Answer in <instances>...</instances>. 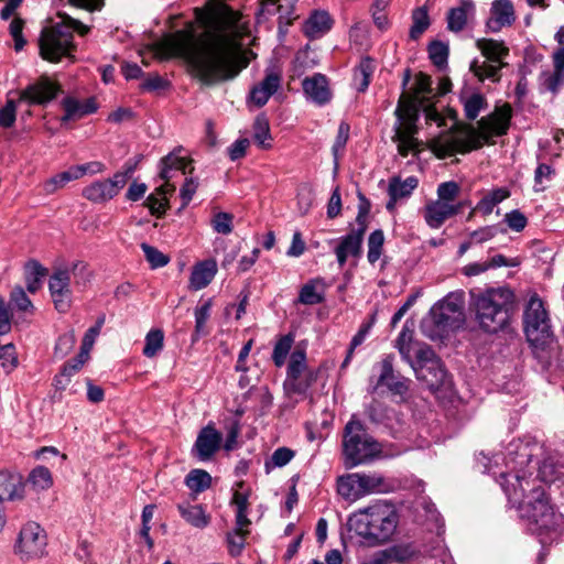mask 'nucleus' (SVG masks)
I'll return each mask as SVG.
<instances>
[{
	"instance_id": "f257e3e1",
	"label": "nucleus",
	"mask_w": 564,
	"mask_h": 564,
	"mask_svg": "<svg viewBox=\"0 0 564 564\" xmlns=\"http://www.w3.org/2000/svg\"><path fill=\"white\" fill-rule=\"evenodd\" d=\"M249 33L241 15L223 7L214 12L209 30L196 39L191 31H176L164 43V51L184 58L202 83L213 85L232 79L247 67L240 40Z\"/></svg>"
},
{
	"instance_id": "f03ea898",
	"label": "nucleus",
	"mask_w": 564,
	"mask_h": 564,
	"mask_svg": "<svg viewBox=\"0 0 564 564\" xmlns=\"http://www.w3.org/2000/svg\"><path fill=\"white\" fill-rule=\"evenodd\" d=\"M542 451V446L533 440H517L509 443L506 466L508 471L500 474V485L508 500L517 506L521 518L527 519L539 532L554 529L558 522L552 506L545 497L543 488L536 479L527 478L524 467L531 458Z\"/></svg>"
},
{
	"instance_id": "7ed1b4c3",
	"label": "nucleus",
	"mask_w": 564,
	"mask_h": 564,
	"mask_svg": "<svg viewBox=\"0 0 564 564\" xmlns=\"http://www.w3.org/2000/svg\"><path fill=\"white\" fill-rule=\"evenodd\" d=\"M512 109L506 104L492 113L478 121V129L471 126L451 128L447 132L433 138L429 142L430 150L438 158L455 153H467L490 142L494 137L507 133L511 120Z\"/></svg>"
},
{
	"instance_id": "20e7f679",
	"label": "nucleus",
	"mask_w": 564,
	"mask_h": 564,
	"mask_svg": "<svg viewBox=\"0 0 564 564\" xmlns=\"http://www.w3.org/2000/svg\"><path fill=\"white\" fill-rule=\"evenodd\" d=\"M432 93V79L430 76L419 73L415 76L411 94L403 93L394 111L397 122L394 124L393 142L397 143L401 156L410 153L417 154L422 151V142L415 137L417 133L416 121L420 107H423L425 96Z\"/></svg>"
},
{
	"instance_id": "39448f33",
	"label": "nucleus",
	"mask_w": 564,
	"mask_h": 564,
	"mask_svg": "<svg viewBox=\"0 0 564 564\" xmlns=\"http://www.w3.org/2000/svg\"><path fill=\"white\" fill-rule=\"evenodd\" d=\"M399 523L398 512L392 503L377 501L354 512L347 521L349 531L360 536L368 545L389 542Z\"/></svg>"
},
{
	"instance_id": "423d86ee",
	"label": "nucleus",
	"mask_w": 564,
	"mask_h": 564,
	"mask_svg": "<svg viewBox=\"0 0 564 564\" xmlns=\"http://www.w3.org/2000/svg\"><path fill=\"white\" fill-rule=\"evenodd\" d=\"M512 304L513 293L507 288H491L473 294L476 321L488 333H497L508 325Z\"/></svg>"
},
{
	"instance_id": "0eeeda50",
	"label": "nucleus",
	"mask_w": 564,
	"mask_h": 564,
	"mask_svg": "<svg viewBox=\"0 0 564 564\" xmlns=\"http://www.w3.org/2000/svg\"><path fill=\"white\" fill-rule=\"evenodd\" d=\"M74 31L79 35H86L89 32V26L74 18L64 17L61 23L44 29L40 37L41 56L53 63L61 61L63 56H69L75 47L73 44Z\"/></svg>"
},
{
	"instance_id": "6e6552de",
	"label": "nucleus",
	"mask_w": 564,
	"mask_h": 564,
	"mask_svg": "<svg viewBox=\"0 0 564 564\" xmlns=\"http://www.w3.org/2000/svg\"><path fill=\"white\" fill-rule=\"evenodd\" d=\"M91 280L88 265L82 261L56 269L50 278L48 290L55 308L66 313L72 306V281L75 288L84 290Z\"/></svg>"
},
{
	"instance_id": "1a4fd4ad",
	"label": "nucleus",
	"mask_w": 564,
	"mask_h": 564,
	"mask_svg": "<svg viewBox=\"0 0 564 564\" xmlns=\"http://www.w3.org/2000/svg\"><path fill=\"white\" fill-rule=\"evenodd\" d=\"M464 321L463 297L451 293L432 306L429 316L422 321L421 328L429 338L437 339L458 328Z\"/></svg>"
},
{
	"instance_id": "9d476101",
	"label": "nucleus",
	"mask_w": 564,
	"mask_h": 564,
	"mask_svg": "<svg viewBox=\"0 0 564 564\" xmlns=\"http://www.w3.org/2000/svg\"><path fill=\"white\" fill-rule=\"evenodd\" d=\"M380 454V444L368 435L362 423L352 416L345 426L343 437V455L346 468L366 464Z\"/></svg>"
},
{
	"instance_id": "9b49d317",
	"label": "nucleus",
	"mask_w": 564,
	"mask_h": 564,
	"mask_svg": "<svg viewBox=\"0 0 564 564\" xmlns=\"http://www.w3.org/2000/svg\"><path fill=\"white\" fill-rule=\"evenodd\" d=\"M524 332L528 340L533 345H543L552 337L549 314L542 300L532 295L523 314Z\"/></svg>"
},
{
	"instance_id": "f8f14e48",
	"label": "nucleus",
	"mask_w": 564,
	"mask_h": 564,
	"mask_svg": "<svg viewBox=\"0 0 564 564\" xmlns=\"http://www.w3.org/2000/svg\"><path fill=\"white\" fill-rule=\"evenodd\" d=\"M316 380V373L307 368L306 351L297 346L291 354L285 384L294 393H304Z\"/></svg>"
},
{
	"instance_id": "ddd939ff",
	"label": "nucleus",
	"mask_w": 564,
	"mask_h": 564,
	"mask_svg": "<svg viewBox=\"0 0 564 564\" xmlns=\"http://www.w3.org/2000/svg\"><path fill=\"white\" fill-rule=\"evenodd\" d=\"M46 547V534L36 522H28L19 533L17 553L24 560L41 557Z\"/></svg>"
},
{
	"instance_id": "4468645a",
	"label": "nucleus",
	"mask_w": 564,
	"mask_h": 564,
	"mask_svg": "<svg viewBox=\"0 0 564 564\" xmlns=\"http://www.w3.org/2000/svg\"><path fill=\"white\" fill-rule=\"evenodd\" d=\"M368 214V207L360 206L357 223L358 228L354 229L350 234L343 237L335 248V254L337 262L343 268L349 257H358L361 253V243L364 234L366 231V216Z\"/></svg>"
},
{
	"instance_id": "2eb2a0df",
	"label": "nucleus",
	"mask_w": 564,
	"mask_h": 564,
	"mask_svg": "<svg viewBox=\"0 0 564 564\" xmlns=\"http://www.w3.org/2000/svg\"><path fill=\"white\" fill-rule=\"evenodd\" d=\"M59 90L56 82L47 76H41L19 93V101H25L31 106H45L56 98Z\"/></svg>"
},
{
	"instance_id": "dca6fc26",
	"label": "nucleus",
	"mask_w": 564,
	"mask_h": 564,
	"mask_svg": "<svg viewBox=\"0 0 564 564\" xmlns=\"http://www.w3.org/2000/svg\"><path fill=\"white\" fill-rule=\"evenodd\" d=\"M126 183L127 175L116 173L111 178L96 181L84 187L83 196L93 203H105L113 198Z\"/></svg>"
},
{
	"instance_id": "f3484780",
	"label": "nucleus",
	"mask_w": 564,
	"mask_h": 564,
	"mask_svg": "<svg viewBox=\"0 0 564 564\" xmlns=\"http://www.w3.org/2000/svg\"><path fill=\"white\" fill-rule=\"evenodd\" d=\"M223 442V435L212 424L203 427L195 441L192 453L199 460L210 459L219 451Z\"/></svg>"
},
{
	"instance_id": "a211bd4d",
	"label": "nucleus",
	"mask_w": 564,
	"mask_h": 564,
	"mask_svg": "<svg viewBox=\"0 0 564 564\" xmlns=\"http://www.w3.org/2000/svg\"><path fill=\"white\" fill-rule=\"evenodd\" d=\"M489 13L486 26L494 33L511 26L517 19L513 3L510 0H495Z\"/></svg>"
},
{
	"instance_id": "6ab92c4d",
	"label": "nucleus",
	"mask_w": 564,
	"mask_h": 564,
	"mask_svg": "<svg viewBox=\"0 0 564 564\" xmlns=\"http://www.w3.org/2000/svg\"><path fill=\"white\" fill-rule=\"evenodd\" d=\"M463 208V205H449L434 199L425 204L422 209V215L429 227L437 229L447 219L457 215Z\"/></svg>"
},
{
	"instance_id": "aec40b11",
	"label": "nucleus",
	"mask_w": 564,
	"mask_h": 564,
	"mask_svg": "<svg viewBox=\"0 0 564 564\" xmlns=\"http://www.w3.org/2000/svg\"><path fill=\"white\" fill-rule=\"evenodd\" d=\"M282 83V74L278 69H267L264 78L250 91V100L258 107L264 106L270 97L278 91Z\"/></svg>"
},
{
	"instance_id": "412c9836",
	"label": "nucleus",
	"mask_w": 564,
	"mask_h": 564,
	"mask_svg": "<svg viewBox=\"0 0 564 564\" xmlns=\"http://www.w3.org/2000/svg\"><path fill=\"white\" fill-rule=\"evenodd\" d=\"M384 386L393 394L402 395L409 390V379L395 373L392 365V357L387 356L380 362V376L377 387Z\"/></svg>"
},
{
	"instance_id": "4be33fe9",
	"label": "nucleus",
	"mask_w": 564,
	"mask_h": 564,
	"mask_svg": "<svg viewBox=\"0 0 564 564\" xmlns=\"http://www.w3.org/2000/svg\"><path fill=\"white\" fill-rule=\"evenodd\" d=\"M24 488L25 484L20 474L8 470L0 471V502L23 499Z\"/></svg>"
},
{
	"instance_id": "5701e85b",
	"label": "nucleus",
	"mask_w": 564,
	"mask_h": 564,
	"mask_svg": "<svg viewBox=\"0 0 564 564\" xmlns=\"http://www.w3.org/2000/svg\"><path fill=\"white\" fill-rule=\"evenodd\" d=\"M303 90L307 98L317 105H324L330 100L332 94L328 87L327 78L322 74H314L306 77L303 83Z\"/></svg>"
},
{
	"instance_id": "b1692460",
	"label": "nucleus",
	"mask_w": 564,
	"mask_h": 564,
	"mask_svg": "<svg viewBox=\"0 0 564 564\" xmlns=\"http://www.w3.org/2000/svg\"><path fill=\"white\" fill-rule=\"evenodd\" d=\"M474 14L475 3L471 0H460L457 7L447 12V29L452 32L463 31Z\"/></svg>"
},
{
	"instance_id": "393cba45",
	"label": "nucleus",
	"mask_w": 564,
	"mask_h": 564,
	"mask_svg": "<svg viewBox=\"0 0 564 564\" xmlns=\"http://www.w3.org/2000/svg\"><path fill=\"white\" fill-rule=\"evenodd\" d=\"M527 467H528V465L524 468H527ZM524 470H527V469H524ZM525 473H527V478L532 479L531 473H529V475H528V471H525ZM563 478H564V458L549 456V457L544 458L542 464L539 466L538 477L535 479L536 480L539 479L540 481H543V482L552 484V482H555Z\"/></svg>"
},
{
	"instance_id": "a878e982",
	"label": "nucleus",
	"mask_w": 564,
	"mask_h": 564,
	"mask_svg": "<svg viewBox=\"0 0 564 564\" xmlns=\"http://www.w3.org/2000/svg\"><path fill=\"white\" fill-rule=\"evenodd\" d=\"M217 273V263L213 259L196 263L191 273L189 289L194 291L206 288Z\"/></svg>"
},
{
	"instance_id": "bb28decb",
	"label": "nucleus",
	"mask_w": 564,
	"mask_h": 564,
	"mask_svg": "<svg viewBox=\"0 0 564 564\" xmlns=\"http://www.w3.org/2000/svg\"><path fill=\"white\" fill-rule=\"evenodd\" d=\"M416 378L424 381L431 390H437L445 384L447 372L441 360L432 361L430 366H420L415 368Z\"/></svg>"
},
{
	"instance_id": "cd10ccee",
	"label": "nucleus",
	"mask_w": 564,
	"mask_h": 564,
	"mask_svg": "<svg viewBox=\"0 0 564 564\" xmlns=\"http://www.w3.org/2000/svg\"><path fill=\"white\" fill-rule=\"evenodd\" d=\"M333 20L328 12L316 10L304 22L303 32L310 39H317L330 30Z\"/></svg>"
},
{
	"instance_id": "c85d7f7f",
	"label": "nucleus",
	"mask_w": 564,
	"mask_h": 564,
	"mask_svg": "<svg viewBox=\"0 0 564 564\" xmlns=\"http://www.w3.org/2000/svg\"><path fill=\"white\" fill-rule=\"evenodd\" d=\"M327 284L323 278H315L307 281L300 290L299 303L315 305L325 300Z\"/></svg>"
},
{
	"instance_id": "c756f323",
	"label": "nucleus",
	"mask_w": 564,
	"mask_h": 564,
	"mask_svg": "<svg viewBox=\"0 0 564 564\" xmlns=\"http://www.w3.org/2000/svg\"><path fill=\"white\" fill-rule=\"evenodd\" d=\"M181 150H175L160 161V178L162 181H170L173 177V172L181 171L183 174L192 173L193 167L187 171V166L191 164V161L178 154Z\"/></svg>"
},
{
	"instance_id": "7c9ffc66",
	"label": "nucleus",
	"mask_w": 564,
	"mask_h": 564,
	"mask_svg": "<svg viewBox=\"0 0 564 564\" xmlns=\"http://www.w3.org/2000/svg\"><path fill=\"white\" fill-rule=\"evenodd\" d=\"M361 496L386 494L393 489V485L379 473H359Z\"/></svg>"
},
{
	"instance_id": "2f4dec72",
	"label": "nucleus",
	"mask_w": 564,
	"mask_h": 564,
	"mask_svg": "<svg viewBox=\"0 0 564 564\" xmlns=\"http://www.w3.org/2000/svg\"><path fill=\"white\" fill-rule=\"evenodd\" d=\"M553 70H544L539 76L543 89L556 95L564 84V61L552 58Z\"/></svg>"
},
{
	"instance_id": "473e14b6",
	"label": "nucleus",
	"mask_w": 564,
	"mask_h": 564,
	"mask_svg": "<svg viewBox=\"0 0 564 564\" xmlns=\"http://www.w3.org/2000/svg\"><path fill=\"white\" fill-rule=\"evenodd\" d=\"M337 492L348 501H356L361 496L359 473L346 474L337 478Z\"/></svg>"
},
{
	"instance_id": "72a5a7b5",
	"label": "nucleus",
	"mask_w": 564,
	"mask_h": 564,
	"mask_svg": "<svg viewBox=\"0 0 564 564\" xmlns=\"http://www.w3.org/2000/svg\"><path fill=\"white\" fill-rule=\"evenodd\" d=\"M177 509L182 518L194 528L204 529L210 522V516L200 505L180 503Z\"/></svg>"
},
{
	"instance_id": "f704fd0d",
	"label": "nucleus",
	"mask_w": 564,
	"mask_h": 564,
	"mask_svg": "<svg viewBox=\"0 0 564 564\" xmlns=\"http://www.w3.org/2000/svg\"><path fill=\"white\" fill-rule=\"evenodd\" d=\"M476 46L487 61L492 63L505 64L502 59L509 54V48L502 42L492 39H480Z\"/></svg>"
},
{
	"instance_id": "c9c22d12",
	"label": "nucleus",
	"mask_w": 564,
	"mask_h": 564,
	"mask_svg": "<svg viewBox=\"0 0 564 564\" xmlns=\"http://www.w3.org/2000/svg\"><path fill=\"white\" fill-rule=\"evenodd\" d=\"M510 196V191L505 187L495 188L477 203L475 210L482 215H490L494 208Z\"/></svg>"
},
{
	"instance_id": "e433bc0d",
	"label": "nucleus",
	"mask_w": 564,
	"mask_h": 564,
	"mask_svg": "<svg viewBox=\"0 0 564 564\" xmlns=\"http://www.w3.org/2000/svg\"><path fill=\"white\" fill-rule=\"evenodd\" d=\"M505 66L506 64L492 63L489 61L479 63L475 59L470 63L469 69L480 82H484L487 78L498 82L500 79V69Z\"/></svg>"
},
{
	"instance_id": "4c0bfd02",
	"label": "nucleus",
	"mask_w": 564,
	"mask_h": 564,
	"mask_svg": "<svg viewBox=\"0 0 564 564\" xmlns=\"http://www.w3.org/2000/svg\"><path fill=\"white\" fill-rule=\"evenodd\" d=\"M420 344V341L414 340V332L408 326V323H405L397 338L395 347L406 362H411L415 346Z\"/></svg>"
},
{
	"instance_id": "58836bf2",
	"label": "nucleus",
	"mask_w": 564,
	"mask_h": 564,
	"mask_svg": "<svg viewBox=\"0 0 564 564\" xmlns=\"http://www.w3.org/2000/svg\"><path fill=\"white\" fill-rule=\"evenodd\" d=\"M376 69L375 61L370 57H364L354 73V83L358 91H365L369 84L371 76Z\"/></svg>"
},
{
	"instance_id": "ea45409f",
	"label": "nucleus",
	"mask_w": 564,
	"mask_h": 564,
	"mask_svg": "<svg viewBox=\"0 0 564 564\" xmlns=\"http://www.w3.org/2000/svg\"><path fill=\"white\" fill-rule=\"evenodd\" d=\"M417 185L419 181L414 176H410L404 181L398 177H393L389 183L388 193L389 196H392L393 198H406L412 194V192L417 187Z\"/></svg>"
},
{
	"instance_id": "a19ab883",
	"label": "nucleus",
	"mask_w": 564,
	"mask_h": 564,
	"mask_svg": "<svg viewBox=\"0 0 564 564\" xmlns=\"http://www.w3.org/2000/svg\"><path fill=\"white\" fill-rule=\"evenodd\" d=\"M46 274V269L36 261H30L25 264L24 275L26 289L31 293H35L42 284V279Z\"/></svg>"
},
{
	"instance_id": "79ce46f5",
	"label": "nucleus",
	"mask_w": 564,
	"mask_h": 564,
	"mask_svg": "<svg viewBox=\"0 0 564 564\" xmlns=\"http://www.w3.org/2000/svg\"><path fill=\"white\" fill-rule=\"evenodd\" d=\"M430 26V17L425 7H420L412 12V25L410 37L417 40Z\"/></svg>"
},
{
	"instance_id": "37998d69",
	"label": "nucleus",
	"mask_w": 564,
	"mask_h": 564,
	"mask_svg": "<svg viewBox=\"0 0 564 564\" xmlns=\"http://www.w3.org/2000/svg\"><path fill=\"white\" fill-rule=\"evenodd\" d=\"M465 116L469 120L478 117L481 110L487 106L486 98L479 93H473L469 96L462 97Z\"/></svg>"
},
{
	"instance_id": "c03bdc74",
	"label": "nucleus",
	"mask_w": 564,
	"mask_h": 564,
	"mask_svg": "<svg viewBox=\"0 0 564 564\" xmlns=\"http://www.w3.org/2000/svg\"><path fill=\"white\" fill-rule=\"evenodd\" d=\"M28 481L35 490H46L52 487L53 477L46 467L37 466L29 474Z\"/></svg>"
},
{
	"instance_id": "a18cd8bd",
	"label": "nucleus",
	"mask_w": 564,
	"mask_h": 564,
	"mask_svg": "<svg viewBox=\"0 0 564 564\" xmlns=\"http://www.w3.org/2000/svg\"><path fill=\"white\" fill-rule=\"evenodd\" d=\"M186 486L194 492H202L212 485V476L203 469H193L185 478Z\"/></svg>"
},
{
	"instance_id": "49530a36",
	"label": "nucleus",
	"mask_w": 564,
	"mask_h": 564,
	"mask_svg": "<svg viewBox=\"0 0 564 564\" xmlns=\"http://www.w3.org/2000/svg\"><path fill=\"white\" fill-rule=\"evenodd\" d=\"M253 140L262 149L271 147L269 121L264 116H258L253 122Z\"/></svg>"
},
{
	"instance_id": "de8ad7c7",
	"label": "nucleus",
	"mask_w": 564,
	"mask_h": 564,
	"mask_svg": "<svg viewBox=\"0 0 564 564\" xmlns=\"http://www.w3.org/2000/svg\"><path fill=\"white\" fill-rule=\"evenodd\" d=\"M293 343L294 336L292 334H286L278 339L272 352V360L276 367H282L285 364Z\"/></svg>"
},
{
	"instance_id": "09e8293b",
	"label": "nucleus",
	"mask_w": 564,
	"mask_h": 564,
	"mask_svg": "<svg viewBox=\"0 0 564 564\" xmlns=\"http://www.w3.org/2000/svg\"><path fill=\"white\" fill-rule=\"evenodd\" d=\"M413 356H415V360H413V358L411 357V362L408 364L412 367L414 371L416 367H427L432 365V361H440V359L435 356L433 349L424 343H421L420 345L415 346V351L413 352Z\"/></svg>"
},
{
	"instance_id": "8fccbe9b",
	"label": "nucleus",
	"mask_w": 564,
	"mask_h": 564,
	"mask_svg": "<svg viewBox=\"0 0 564 564\" xmlns=\"http://www.w3.org/2000/svg\"><path fill=\"white\" fill-rule=\"evenodd\" d=\"M164 334L161 329H151L145 336L143 355L148 358L154 357L163 348Z\"/></svg>"
},
{
	"instance_id": "3c124183",
	"label": "nucleus",
	"mask_w": 564,
	"mask_h": 564,
	"mask_svg": "<svg viewBox=\"0 0 564 564\" xmlns=\"http://www.w3.org/2000/svg\"><path fill=\"white\" fill-rule=\"evenodd\" d=\"M74 180H77V176L73 166H70L67 171L61 172L45 181L43 188L46 194H53L57 189L64 187L68 182Z\"/></svg>"
},
{
	"instance_id": "603ef678",
	"label": "nucleus",
	"mask_w": 564,
	"mask_h": 564,
	"mask_svg": "<svg viewBox=\"0 0 564 564\" xmlns=\"http://www.w3.org/2000/svg\"><path fill=\"white\" fill-rule=\"evenodd\" d=\"M62 105L65 110V115L63 116L62 121L79 119L86 115L91 113V109L85 108L83 102H79L73 97L65 98Z\"/></svg>"
},
{
	"instance_id": "864d4df0",
	"label": "nucleus",
	"mask_w": 564,
	"mask_h": 564,
	"mask_svg": "<svg viewBox=\"0 0 564 564\" xmlns=\"http://www.w3.org/2000/svg\"><path fill=\"white\" fill-rule=\"evenodd\" d=\"M459 192L460 186L458 183L454 181L443 182L437 186L436 199L449 205H462L460 203H456V198L458 197Z\"/></svg>"
},
{
	"instance_id": "5fc2aeb1",
	"label": "nucleus",
	"mask_w": 564,
	"mask_h": 564,
	"mask_svg": "<svg viewBox=\"0 0 564 564\" xmlns=\"http://www.w3.org/2000/svg\"><path fill=\"white\" fill-rule=\"evenodd\" d=\"M383 242L384 235L382 230L378 229L370 234L368 238L367 259L371 264L376 263L381 257Z\"/></svg>"
},
{
	"instance_id": "6e6d98bb",
	"label": "nucleus",
	"mask_w": 564,
	"mask_h": 564,
	"mask_svg": "<svg viewBox=\"0 0 564 564\" xmlns=\"http://www.w3.org/2000/svg\"><path fill=\"white\" fill-rule=\"evenodd\" d=\"M429 55L435 66L443 68L447 65L448 46L440 41L432 42L429 46Z\"/></svg>"
},
{
	"instance_id": "4d7b16f0",
	"label": "nucleus",
	"mask_w": 564,
	"mask_h": 564,
	"mask_svg": "<svg viewBox=\"0 0 564 564\" xmlns=\"http://www.w3.org/2000/svg\"><path fill=\"white\" fill-rule=\"evenodd\" d=\"M141 248L144 252L147 261L150 263L152 269L162 268L169 263V257L162 253L155 247H152L148 243H142Z\"/></svg>"
},
{
	"instance_id": "13d9d810",
	"label": "nucleus",
	"mask_w": 564,
	"mask_h": 564,
	"mask_svg": "<svg viewBox=\"0 0 564 564\" xmlns=\"http://www.w3.org/2000/svg\"><path fill=\"white\" fill-rule=\"evenodd\" d=\"M234 216L229 213L219 212L210 220L213 229L221 235H229L232 231Z\"/></svg>"
},
{
	"instance_id": "bf43d9fd",
	"label": "nucleus",
	"mask_w": 564,
	"mask_h": 564,
	"mask_svg": "<svg viewBox=\"0 0 564 564\" xmlns=\"http://www.w3.org/2000/svg\"><path fill=\"white\" fill-rule=\"evenodd\" d=\"M10 302L13 304L19 311L33 313L34 306L31 300L25 294L24 290L21 286H17L12 290Z\"/></svg>"
},
{
	"instance_id": "052dcab7",
	"label": "nucleus",
	"mask_w": 564,
	"mask_h": 564,
	"mask_svg": "<svg viewBox=\"0 0 564 564\" xmlns=\"http://www.w3.org/2000/svg\"><path fill=\"white\" fill-rule=\"evenodd\" d=\"M75 343L76 336L73 330L59 336L55 345V356L58 358H64L72 351Z\"/></svg>"
},
{
	"instance_id": "680f3d73",
	"label": "nucleus",
	"mask_w": 564,
	"mask_h": 564,
	"mask_svg": "<svg viewBox=\"0 0 564 564\" xmlns=\"http://www.w3.org/2000/svg\"><path fill=\"white\" fill-rule=\"evenodd\" d=\"M17 120V101L9 99L0 109V127L11 128Z\"/></svg>"
},
{
	"instance_id": "e2e57ef3",
	"label": "nucleus",
	"mask_w": 564,
	"mask_h": 564,
	"mask_svg": "<svg viewBox=\"0 0 564 564\" xmlns=\"http://www.w3.org/2000/svg\"><path fill=\"white\" fill-rule=\"evenodd\" d=\"M294 457V452L288 447H279L271 455L270 462L265 463L267 469L270 468V464L273 467H283L291 462Z\"/></svg>"
},
{
	"instance_id": "0e129e2a",
	"label": "nucleus",
	"mask_w": 564,
	"mask_h": 564,
	"mask_svg": "<svg viewBox=\"0 0 564 564\" xmlns=\"http://www.w3.org/2000/svg\"><path fill=\"white\" fill-rule=\"evenodd\" d=\"M554 175V169L545 163H540L534 173L535 189L543 191L545 183L550 182Z\"/></svg>"
},
{
	"instance_id": "69168bd1",
	"label": "nucleus",
	"mask_w": 564,
	"mask_h": 564,
	"mask_svg": "<svg viewBox=\"0 0 564 564\" xmlns=\"http://www.w3.org/2000/svg\"><path fill=\"white\" fill-rule=\"evenodd\" d=\"M349 135V126L341 122L338 128L336 140L333 144L332 151L335 159V165L338 164V154L344 150Z\"/></svg>"
},
{
	"instance_id": "338daca9",
	"label": "nucleus",
	"mask_w": 564,
	"mask_h": 564,
	"mask_svg": "<svg viewBox=\"0 0 564 564\" xmlns=\"http://www.w3.org/2000/svg\"><path fill=\"white\" fill-rule=\"evenodd\" d=\"M505 221L511 230L517 232L522 231L528 224V219L524 214L518 209L507 213L505 216Z\"/></svg>"
},
{
	"instance_id": "774afa93",
	"label": "nucleus",
	"mask_w": 564,
	"mask_h": 564,
	"mask_svg": "<svg viewBox=\"0 0 564 564\" xmlns=\"http://www.w3.org/2000/svg\"><path fill=\"white\" fill-rule=\"evenodd\" d=\"M212 304V300L209 299L195 310V332L198 335L202 333L205 323L209 318Z\"/></svg>"
}]
</instances>
